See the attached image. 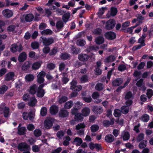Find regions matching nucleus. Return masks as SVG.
<instances>
[{"instance_id": "1", "label": "nucleus", "mask_w": 153, "mask_h": 153, "mask_svg": "<svg viewBox=\"0 0 153 153\" xmlns=\"http://www.w3.org/2000/svg\"><path fill=\"white\" fill-rule=\"evenodd\" d=\"M34 18V15L32 13L25 14L21 16L20 20L21 22H30L33 20Z\"/></svg>"}, {"instance_id": "2", "label": "nucleus", "mask_w": 153, "mask_h": 153, "mask_svg": "<svg viewBox=\"0 0 153 153\" xmlns=\"http://www.w3.org/2000/svg\"><path fill=\"white\" fill-rule=\"evenodd\" d=\"M44 45L45 46H49L54 42V39L52 37L46 38L44 36H42L40 38Z\"/></svg>"}, {"instance_id": "3", "label": "nucleus", "mask_w": 153, "mask_h": 153, "mask_svg": "<svg viewBox=\"0 0 153 153\" xmlns=\"http://www.w3.org/2000/svg\"><path fill=\"white\" fill-rule=\"evenodd\" d=\"M77 83L76 81L74 79H73L70 83L71 85L70 89L76 91H79L81 90L82 87L80 85L76 86Z\"/></svg>"}, {"instance_id": "4", "label": "nucleus", "mask_w": 153, "mask_h": 153, "mask_svg": "<svg viewBox=\"0 0 153 153\" xmlns=\"http://www.w3.org/2000/svg\"><path fill=\"white\" fill-rule=\"evenodd\" d=\"M85 126L84 123H81L76 126V129L77 131V133L78 135L81 136L84 134V128H85Z\"/></svg>"}, {"instance_id": "5", "label": "nucleus", "mask_w": 153, "mask_h": 153, "mask_svg": "<svg viewBox=\"0 0 153 153\" xmlns=\"http://www.w3.org/2000/svg\"><path fill=\"white\" fill-rule=\"evenodd\" d=\"M54 120V119L52 118H47L44 121V127L47 129L50 128L52 126Z\"/></svg>"}, {"instance_id": "6", "label": "nucleus", "mask_w": 153, "mask_h": 153, "mask_svg": "<svg viewBox=\"0 0 153 153\" xmlns=\"http://www.w3.org/2000/svg\"><path fill=\"white\" fill-rule=\"evenodd\" d=\"M0 114H3L5 117H8L10 115L9 108L5 106H1Z\"/></svg>"}, {"instance_id": "7", "label": "nucleus", "mask_w": 153, "mask_h": 153, "mask_svg": "<svg viewBox=\"0 0 153 153\" xmlns=\"http://www.w3.org/2000/svg\"><path fill=\"white\" fill-rule=\"evenodd\" d=\"M22 50V47L21 45L19 44H14L12 45L10 47V51L15 53L17 51L20 52Z\"/></svg>"}, {"instance_id": "8", "label": "nucleus", "mask_w": 153, "mask_h": 153, "mask_svg": "<svg viewBox=\"0 0 153 153\" xmlns=\"http://www.w3.org/2000/svg\"><path fill=\"white\" fill-rule=\"evenodd\" d=\"M138 43L140 45L134 46L132 48V51H135L137 50L140 49L142 47L146 45L145 42V39H139L138 40Z\"/></svg>"}, {"instance_id": "9", "label": "nucleus", "mask_w": 153, "mask_h": 153, "mask_svg": "<svg viewBox=\"0 0 153 153\" xmlns=\"http://www.w3.org/2000/svg\"><path fill=\"white\" fill-rule=\"evenodd\" d=\"M2 14L5 18H9L13 16V12L12 10L9 9H6L2 11Z\"/></svg>"}, {"instance_id": "10", "label": "nucleus", "mask_w": 153, "mask_h": 153, "mask_svg": "<svg viewBox=\"0 0 153 153\" xmlns=\"http://www.w3.org/2000/svg\"><path fill=\"white\" fill-rule=\"evenodd\" d=\"M36 9L39 13H37L36 12L35 13L34 20L35 21H38L40 19V18H38L37 17L40 16L41 14L44 13V10L40 6L36 7Z\"/></svg>"}, {"instance_id": "11", "label": "nucleus", "mask_w": 153, "mask_h": 153, "mask_svg": "<svg viewBox=\"0 0 153 153\" xmlns=\"http://www.w3.org/2000/svg\"><path fill=\"white\" fill-rule=\"evenodd\" d=\"M46 73L43 71L40 72L37 75V82L40 84L42 83L44 81V78L45 76Z\"/></svg>"}, {"instance_id": "12", "label": "nucleus", "mask_w": 153, "mask_h": 153, "mask_svg": "<svg viewBox=\"0 0 153 153\" xmlns=\"http://www.w3.org/2000/svg\"><path fill=\"white\" fill-rule=\"evenodd\" d=\"M132 97V95L131 92H128L126 95L125 99L128 100L126 102V105H131L132 103V101L131 100H128Z\"/></svg>"}, {"instance_id": "13", "label": "nucleus", "mask_w": 153, "mask_h": 153, "mask_svg": "<svg viewBox=\"0 0 153 153\" xmlns=\"http://www.w3.org/2000/svg\"><path fill=\"white\" fill-rule=\"evenodd\" d=\"M44 86V85H41L38 88L37 93V96L38 97H42L44 96L45 94L44 91L42 89Z\"/></svg>"}, {"instance_id": "14", "label": "nucleus", "mask_w": 153, "mask_h": 153, "mask_svg": "<svg viewBox=\"0 0 153 153\" xmlns=\"http://www.w3.org/2000/svg\"><path fill=\"white\" fill-rule=\"evenodd\" d=\"M28 147V146L25 143H19L18 146V149L21 151L27 149Z\"/></svg>"}, {"instance_id": "15", "label": "nucleus", "mask_w": 153, "mask_h": 153, "mask_svg": "<svg viewBox=\"0 0 153 153\" xmlns=\"http://www.w3.org/2000/svg\"><path fill=\"white\" fill-rule=\"evenodd\" d=\"M105 37L109 40H113L115 39L116 37V34L112 32H107L105 34Z\"/></svg>"}, {"instance_id": "16", "label": "nucleus", "mask_w": 153, "mask_h": 153, "mask_svg": "<svg viewBox=\"0 0 153 153\" xmlns=\"http://www.w3.org/2000/svg\"><path fill=\"white\" fill-rule=\"evenodd\" d=\"M114 20H109L106 23V28L107 29L110 30L114 27Z\"/></svg>"}, {"instance_id": "17", "label": "nucleus", "mask_w": 153, "mask_h": 153, "mask_svg": "<svg viewBox=\"0 0 153 153\" xmlns=\"http://www.w3.org/2000/svg\"><path fill=\"white\" fill-rule=\"evenodd\" d=\"M42 62L39 61L33 63L32 65V68L33 70H37L41 66Z\"/></svg>"}, {"instance_id": "18", "label": "nucleus", "mask_w": 153, "mask_h": 153, "mask_svg": "<svg viewBox=\"0 0 153 153\" xmlns=\"http://www.w3.org/2000/svg\"><path fill=\"white\" fill-rule=\"evenodd\" d=\"M31 64V62L30 61H26L24 63L22 67V70L25 71L30 68Z\"/></svg>"}, {"instance_id": "19", "label": "nucleus", "mask_w": 153, "mask_h": 153, "mask_svg": "<svg viewBox=\"0 0 153 153\" xmlns=\"http://www.w3.org/2000/svg\"><path fill=\"white\" fill-rule=\"evenodd\" d=\"M27 55L25 52L21 53L19 56L18 59L20 62H23L27 58Z\"/></svg>"}, {"instance_id": "20", "label": "nucleus", "mask_w": 153, "mask_h": 153, "mask_svg": "<svg viewBox=\"0 0 153 153\" xmlns=\"http://www.w3.org/2000/svg\"><path fill=\"white\" fill-rule=\"evenodd\" d=\"M114 139V136L111 134H108L105 137V140L108 143H111L113 142Z\"/></svg>"}, {"instance_id": "21", "label": "nucleus", "mask_w": 153, "mask_h": 153, "mask_svg": "<svg viewBox=\"0 0 153 153\" xmlns=\"http://www.w3.org/2000/svg\"><path fill=\"white\" fill-rule=\"evenodd\" d=\"M114 119L112 118L111 119L110 121L108 120H104L103 122V124L104 126L108 127L111 125H113L114 123Z\"/></svg>"}, {"instance_id": "22", "label": "nucleus", "mask_w": 153, "mask_h": 153, "mask_svg": "<svg viewBox=\"0 0 153 153\" xmlns=\"http://www.w3.org/2000/svg\"><path fill=\"white\" fill-rule=\"evenodd\" d=\"M88 55L85 54H79L78 56L79 59L82 61H86L88 59Z\"/></svg>"}, {"instance_id": "23", "label": "nucleus", "mask_w": 153, "mask_h": 153, "mask_svg": "<svg viewBox=\"0 0 153 153\" xmlns=\"http://www.w3.org/2000/svg\"><path fill=\"white\" fill-rule=\"evenodd\" d=\"M14 76V73L13 72H10L7 74L5 76V79L7 81L12 80Z\"/></svg>"}, {"instance_id": "24", "label": "nucleus", "mask_w": 153, "mask_h": 153, "mask_svg": "<svg viewBox=\"0 0 153 153\" xmlns=\"http://www.w3.org/2000/svg\"><path fill=\"white\" fill-rule=\"evenodd\" d=\"M50 111L51 114H55L58 111V107L57 106H51L50 108Z\"/></svg>"}, {"instance_id": "25", "label": "nucleus", "mask_w": 153, "mask_h": 153, "mask_svg": "<svg viewBox=\"0 0 153 153\" xmlns=\"http://www.w3.org/2000/svg\"><path fill=\"white\" fill-rule=\"evenodd\" d=\"M20 124L19 125L18 127V134L19 135H24L26 133V128L25 127H20Z\"/></svg>"}, {"instance_id": "26", "label": "nucleus", "mask_w": 153, "mask_h": 153, "mask_svg": "<svg viewBox=\"0 0 153 153\" xmlns=\"http://www.w3.org/2000/svg\"><path fill=\"white\" fill-rule=\"evenodd\" d=\"M143 82V80L141 79L137 82L136 85L137 86L141 87L140 90L145 91L146 89V88L144 85H142Z\"/></svg>"}, {"instance_id": "27", "label": "nucleus", "mask_w": 153, "mask_h": 153, "mask_svg": "<svg viewBox=\"0 0 153 153\" xmlns=\"http://www.w3.org/2000/svg\"><path fill=\"white\" fill-rule=\"evenodd\" d=\"M90 110L88 108H85L83 109L82 111V114L83 116L87 117L90 114Z\"/></svg>"}, {"instance_id": "28", "label": "nucleus", "mask_w": 153, "mask_h": 153, "mask_svg": "<svg viewBox=\"0 0 153 153\" xmlns=\"http://www.w3.org/2000/svg\"><path fill=\"white\" fill-rule=\"evenodd\" d=\"M82 142V139L79 137H76L74 140L73 143L77 146H79Z\"/></svg>"}, {"instance_id": "29", "label": "nucleus", "mask_w": 153, "mask_h": 153, "mask_svg": "<svg viewBox=\"0 0 153 153\" xmlns=\"http://www.w3.org/2000/svg\"><path fill=\"white\" fill-rule=\"evenodd\" d=\"M122 79L120 78L114 80L112 82V85L114 86H118L123 82Z\"/></svg>"}, {"instance_id": "30", "label": "nucleus", "mask_w": 153, "mask_h": 153, "mask_svg": "<svg viewBox=\"0 0 153 153\" xmlns=\"http://www.w3.org/2000/svg\"><path fill=\"white\" fill-rule=\"evenodd\" d=\"M122 137L124 140H126L129 139L130 135L128 132L123 131L122 133Z\"/></svg>"}, {"instance_id": "31", "label": "nucleus", "mask_w": 153, "mask_h": 153, "mask_svg": "<svg viewBox=\"0 0 153 153\" xmlns=\"http://www.w3.org/2000/svg\"><path fill=\"white\" fill-rule=\"evenodd\" d=\"M68 114V112L64 109H61L59 113V116L63 117H67Z\"/></svg>"}, {"instance_id": "32", "label": "nucleus", "mask_w": 153, "mask_h": 153, "mask_svg": "<svg viewBox=\"0 0 153 153\" xmlns=\"http://www.w3.org/2000/svg\"><path fill=\"white\" fill-rule=\"evenodd\" d=\"M104 41V38L101 36H99L96 38L95 41L96 43L98 45H100L103 43Z\"/></svg>"}, {"instance_id": "33", "label": "nucleus", "mask_w": 153, "mask_h": 153, "mask_svg": "<svg viewBox=\"0 0 153 153\" xmlns=\"http://www.w3.org/2000/svg\"><path fill=\"white\" fill-rule=\"evenodd\" d=\"M93 112L95 114H100L103 111L102 108L99 107L97 106H95L93 109Z\"/></svg>"}, {"instance_id": "34", "label": "nucleus", "mask_w": 153, "mask_h": 153, "mask_svg": "<svg viewBox=\"0 0 153 153\" xmlns=\"http://www.w3.org/2000/svg\"><path fill=\"white\" fill-rule=\"evenodd\" d=\"M37 86L36 85L31 86L30 88V92L32 94H34L37 91Z\"/></svg>"}, {"instance_id": "35", "label": "nucleus", "mask_w": 153, "mask_h": 153, "mask_svg": "<svg viewBox=\"0 0 153 153\" xmlns=\"http://www.w3.org/2000/svg\"><path fill=\"white\" fill-rule=\"evenodd\" d=\"M82 114H81L80 113H78L76 114L75 115V119L76 121H81L83 119V117H82Z\"/></svg>"}, {"instance_id": "36", "label": "nucleus", "mask_w": 153, "mask_h": 153, "mask_svg": "<svg viewBox=\"0 0 153 153\" xmlns=\"http://www.w3.org/2000/svg\"><path fill=\"white\" fill-rule=\"evenodd\" d=\"M129 110L128 106H122L121 108V112L123 114L127 113Z\"/></svg>"}, {"instance_id": "37", "label": "nucleus", "mask_w": 153, "mask_h": 153, "mask_svg": "<svg viewBox=\"0 0 153 153\" xmlns=\"http://www.w3.org/2000/svg\"><path fill=\"white\" fill-rule=\"evenodd\" d=\"M115 59V57L113 56H110L108 57L105 60V62L107 63L110 62H111L114 61Z\"/></svg>"}, {"instance_id": "38", "label": "nucleus", "mask_w": 153, "mask_h": 153, "mask_svg": "<svg viewBox=\"0 0 153 153\" xmlns=\"http://www.w3.org/2000/svg\"><path fill=\"white\" fill-rule=\"evenodd\" d=\"M53 33L52 31L49 29H47L42 31L41 33L42 35H51Z\"/></svg>"}, {"instance_id": "39", "label": "nucleus", "mask_w": 153, "mask_h": 153, "mask_svg": "<svg viewBox=\"0 0 153 153\" xmlns=\"http://www.w3.org/2000/svg\"><path fill=\"white\" fill-rule=\"evenodd\" d=\"M8 87L6 85H3L0 87V94H4L7 90Z\"/></svg>"}, {"instance_id": "40", "label": "nucleus", "mask_w": 153, "mask_h": 153, "mask_svg": "<svg viewBox=\"0 0 153 153\" xmlns=\"http://www.w3.org/2000/svg\"><path fill=\"white\" fill-rule=\"evenodd\" d=\"M63 27V23L61 21H59L56 23V27L57 29L59 31L61 30Z\"/></svg>"}, {"instance_id": "41", "label": "nucleus", "mask_w": 153, "mask_h": 153, "mask_svg": "<svg viewBox=\"0 0 153 153\" xmlns=\"http://www.w3.org/2000/svg\"><path fill=\"white\" fill-rule=\"evenodd\" d=\"M65 140L63 142V145L65 146H68L69 144V141L71 140V138L69 136L65 137Z\"/></svg>"}, {"instance_id": "42", "label": "nucleus", "mask_w": 153, "mask_h": 153, "mask_svg": "<svg viewBox=\"0 0 153 153\" xmlns=\"http://www.w3.org/2000/svg\"><path fill=\"white\" fill-rule=\"evenodd\" d=\"M149 116L147 114H145L143 115L140 118L142 121L144 122H147L149 120Z\"/></svg>"}, {"instance_id": "43", "label": "nucleus", "mask_w": 153, "mask_h": 153, "mask_svg": "<svg viewBox=\"0 0 153 153\" xmlns=\"http://www.w3.org/2000/svg\"><path fill=\"white\" fill-rule=\"evenodd\" d=\"M147 141L143 140L140 143L139 145V147L140 149H142L146 147L147 145Z\"/></svg>"}, {"instance_id": "44", "label": "nucleus", "mask_w": 153, "mask_h": 153, "mask_svg": "<svg viewBox=\"0 0 153 153\" xmlns=\"http://www.w3.org/2000/svg\"><path fill=\"white\" fill-rule=\"evenodd\" d=\"M76 44L78 45L82 46L86 44V42L83 39H79L77 41Z\"/></svg>"}, {"instance_id": "45", "label": "nucleus", "mask_w": 153, "mask_h": 153, "mask_svg": "<svg viewBox=\"0 0 153 153\" xmlns=\"http://www.w3.org/2000/svg\"><path fill=\"white\" fill-rule=\"evenodd\" d=\"M117 12V10L116 8L112 7L111 9L110 15L112 16H114L116 15Z\"/></svg>"}, {"instance_id": "46", "label": "nucleus", "mask_w": 153, "mask_h": 153, "mask_svg": "<svg viewBox=\"0 0 153 153\" xmlns=\"http://www.w3.org/2000/svg\"><path fill=\"white\" fill-rule=\"evenodd\" d=\"M25 78L26 80L27 81H31L33 80L34 76L32 74H29L26 76Z\"/></svg>"}, {"instance_id": "47", "label": "nucleus", "mask_w": 153, "mask_h": 153, "mask_svg": "<svg viewBox=\"0 0 153 153\" xmlns=\"http://www.w3.org/2000/svg\"><path fill=\"white\" fill-rule=\"evenodd\" d=\"M70 15L69 13H66L63 16L62 19L64 22H66L68 21L70 18Z\"/></svg>"}, {"instance_id": "48", "label": "nucleus", "mask_w": 153, "mask_h": 153, "mask_svg": "<svg viewBox=\"0 0 153 153\" xmlns=\"http://www.w3.org/2000/svg\"><path fill=\"white\" fill-rule=\"evenodd\" d=\"M90 128L91 131L95 132L99 129V127L97 125H94L91 127Z\"/></svg>"}, {"instance_id": "49", "label": "nucleus", "mask_w": 153, "mask_h": 153, "mask_svg": "<svg viewBox=\"0 0 153 153\" xmlns=\"http://www.w3.org/2000/svg\"><path fill=\"white\" fill-rule=\"evenodd\" d=\"M34 134L35 136L39 137L42 134V132L41 130L39 129H35L34 131Z\"/></svg>"}, {"instance_id": "50", "label": "nucleus", "mask_w": 153, "mask_h": 153, "mask_svg": "<svg viewBox=\"0 0 153 153\" xmlns=\"http://www.w3.org/2000/svg\"><path fill=\"white\" fill-rule=\"evenodd\" d=\"M104 88V86L101 83L97 84L95 86V89L98 91H100L102 90Z\"/></svg>"}, {"instance_id": "51", "label": "nucleus", "mask_w": 153, "mask_h": 153, "mask_svg": "<svg viewBox=\"0 0 153 153\" xmlns=\"http://www.w3.org/2000/svg\"><path fill=\"white\" fill-rule=\"evenodd\" d=\"M153 94V92L152 90L149 89L147 90L146 95L149 99L152 96Z\"/></svg>"}, {"instance_id": "52", "label": "nucleus", "mask_w": 153, "mask_h": 153, "mask_svg": "<svg viewBox=\"0 0 153 153\" xmlns=\"http://www.w3.org/2000/svg\"><path fill=\"white\" fill-rule=\"evenodd\" d=\"M144 137V135L143 133L139 134L137 138V140L138 142H140L143 140Z\"/></svg>"}, {"instance_id": "53", "label": "nucleus", "mask_w": 153, "mask_h": 153, "mask_svg": "<svg viewBox=\"0 0 153 153\" xmlns=\"http://www.w3.org/2000/svg\"><path fill=\"white\" fill-rule=\"evenodd\" d=\"M78 106H75V107H74L73 109H72L71 110V113L72 114L76 115V113L78 111V109L80 108V107H79Z\"/></svg>"}, {"instance_id": "54", "label": "nucleus", "mask_w": 153, "mask_h": 153, "mask_svg": "<svg viewBox=\"0 0 153 153\" xmlns=\"http://www.w3.org/2000/svg\"><path fill=\"white\" fill-rule=\"evenodd\" d=\"M126 69V66L124 65L121 64L119 65L118 67V70L120 71H123Z\"/></svg>"}, {"instance_id": "55", "label": "nucleus", "mask_w": 153, "mask_h": 153, "mask_svg": "<svg viewBox=\"0 0 153 153\" xmlns=\"http://www.w3.org/2000/svg\"><path fill=\"white\" fill-rule=\"evenodd\" d=\"M70 55L66 53H62L61 55V58L64 60L68 59L70 58Z\"/></svg>"}, {"instance_id": "56", "label": "nucleus", "mask_w": 153, "mask_h": 153, "mask_svg": "<svg viewBox=\"0 0 153 153\" xmlns=\"http://www.w3.org/2000/svg\"><path fill=\"white\" fill-rule=\"evenodd\" d=\"M67 100V97L65 96H63L59 99L58 102L60 104H62L66 101Z\"/></svg>"}, {"instance_id": "57", "label": "nucleus", "mask_w": 153, "mask_h": 153, "mask_svg": "<svg viewBox=\"0 0 153 153\" xmlns=\"http://www.w3.org/2000/svg\"><path fill=\"white\" fill-rule=\"evenodd\" d=\"M121 111L118 109H116L114 111V115L115 117H119L121 114Z\"/></svg>"}, {"instance_id": "58", "label": "nucleus", "mask_w": 153, "mask_h": 153, "mask_svg": "<svg viewBox=\"0 0 153 153\" xmlns=\"http://www.w3.org/2000/svg\"><path fill=\"white\" fill-rule=\"evenodd\" d=\"M15 26L13 25H11L7 28V30L8 32H13L15 29Z\"/></svg>"}, {"instance_id": "59", "label": "nucleus", "mask_w": 153, "mask_h": 153, "mask_svg": "<svg viewBox=\"0 0 153 153\" xmlns=\"http://www.w3.org/2000/svg\"><path fill=\"white\" fill-rule=\"evenodd\" d=\"M47 112V110L46 108L43 107L41 109L40 113L42 116H45Z\"/></svg>"}, {"instance_id": "60", "label": "nucleus", "mask_w": 153, "mask_h": 153, "mask_svg": "<svg viewBox=\"0 0 153 153\" xmlns=\"http://www.w3.org/2000/svg\"><path fill=\"white\" fill-rule=\"evenodd\" d=\"M40 146H38L34 145L32 147V150L34 152H38L39 151Z\"/></svg>"}, {"instance_id": "61", "label": "nucleus", "mask_w": 153, "mask_h": 153, "mask_svg": "<svg viewBox=\"0 0 153 153\" xmlns=\"http://www.w3.org/2000/svg\"><path fill=\"white\" fill-rule=\"evenodd\" d=\"M37 102V100L35 97H32L30 100V105H34Z\"/></svg>"}, {"instance_id": "62", "label": "nucleus", "mask_w": 153, "mask_h": 153, "mask_svg": "<svg viewBox=\"0 0 153 153\" xmlns=\"http://www.w3.org/2000/svg\"><path fill=\"white\" fill-rule=\"evenodd\" d=\"M64 135V132L62 131H59L56 134L57 137L59 139H61Z\"/></svg>"}, {"instance_id": "63", "label": "nucleus", "mask_w": 153, "mask_h": 153, "mask_svg": "<svg viewBox=\"0 0 153 153\" xmlns=\"http://www.w3.org/2000/svg\"><path fill=\"white\" fill-rule=\"evenodd\" d=\"M31 46L33 49H36L38 48L39 44L38 42H34L32 43Z\"/></svg>"}, {"instance_id": "64", "label": "nucleus", "mask_w": 153, "mask_h": 153, "mask_svg": "<svg viewBox=\"0 0 153 153\" xmlns=\"http://www.w3.org/2000/svg\"><path fill=\"white\" fill-rule=\"evenodd\" d=\"M50 48L48 46H46L43 48L42 49L43 52L45 54L48 53L50 51Z\"/></svg>"}]
</instances>
